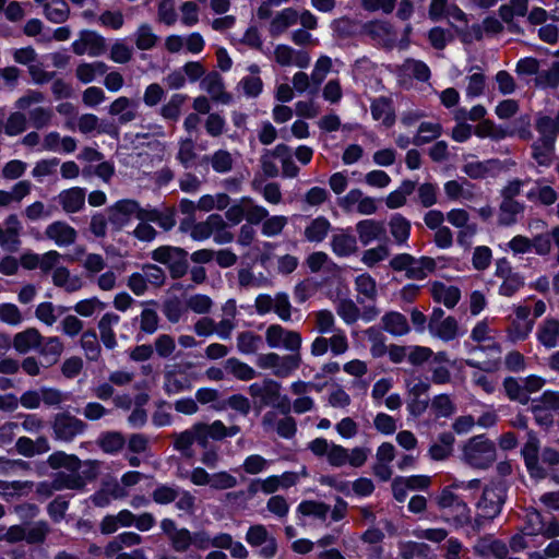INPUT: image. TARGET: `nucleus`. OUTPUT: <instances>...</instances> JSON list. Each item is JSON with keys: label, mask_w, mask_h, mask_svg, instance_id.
Returning a JSON list of instances; mask_svg holds the SVG:
<instances>
[{"label": "nucleus", "mask_w": 559, "mask_h": 559, "mask_svg": "<svg viewBox=\"0 0 559 559\" xmlns=\"http://www.w3.org/2000/svg\"><path fill=\"white\" fill-rule=\"evenodd\" d=\"M525 466L532 478L545 479L549 468L559 465V451L544 448L539 455V440L533 431L527 433V440L521 451Z\"/></svg>", "instance_id": "f257e3e1"}, {"label": "nucleus", "mask_w": 559, "mask_h": 559, "mask_svg": "<svg viewBox=\"0 0 559 559\" xmlns=\"http://www.w3.org/2000/svg\"><path fill=\"white\" fill-rule=\"evenodd\" d=\"M463 461L473 468L487 469L497 460L496 443L486 435L469 438L463 445Z\"/></svg>", "instance_id": "f03ea898"}, {"label": "nucleus", "mask_w": 559, "mask_h": 559, "mask_svg": "<svg viewBox=\"0 0 559 559\" xmlns=\"http://www.w3.org/2000/svg\"><path fill=\"white\" fill-rule=\"evenodd\" d=\"M153 261L166 265L173 280H180L189 271V252L180 247L159 246L151 252Z\"/></svg>", "instance_id": "7ed1b4c3"}, {"label": "nucleus", "mask_w": 559, "mask_h": 559, "mask_svg": "<svg viewBox=\"0 0 559 559\" xmlns=\"http://www.w3.org/2000/svg\"><path fill=\"white\" fill-rule=\"evenodd\" d=\"M507 484L504 480L491 481L484 490L477 502V509L481 516L488 521L496 519L502 510L507 500Z\"/></svg>", "instance_id": "20e7f679"}, {"label": "nucleus", "mask_w": 559, "mask_h": 559, "mask_svg": "<svg viewBox=\"0 0 559 559\" xmlns=\"http://www.w3.org/2000/svg\"><path fill=\"white\" fill-rule=\"evenodd\" d=\"M50 427L56 441L70 443L86 431L87 424L69 412H62L53 415Z\"/></svg>", "instance_id": "39448f33"}, {"label": "nucleus", "mask_w": 559, "mask_h": 559, "mask_svg": "<svg viewBox=\"0 0 559 559\" xmlns=\"http://www.w3.org/2000/svg\"><path fill=\"white\" fill-rule=\"evenodd\" d=\"M248 392L252 397L254 408L261 411L280 399L281 384L273 379L265 378L261 382L250 384Z\"/></svg>", "instance_id": "423d86ee"}, {"label": "nucleus", "mask_w": 559, "mask_h": 559, "mask_svg": "<svg viewBox=\"0 0 559 559\" xmlns=\"http://www.w3.org/2000/svg\"><path fill=\"white\" fill-rule=\"evenodd\" d=\"M265 341L271 348L284 347L289 352H300L301 335L292 330H286L280 324H271L265 332Z\"/></svg>", "instance_id": "0eeeda50"}, {"label": "nucleus", "mask_w": 559, "mask_h": 559, "mask_svg": "<svg viewBox=\"0 0 559 559\" xmlns=\"http://www.w3.org/2000/svg\"><path fill=\"white\" fill-rule=\"evenodd\" d=\"M139 202L133 199H122L107 209L108 222L111 228L120 231L132 217L138 218Z\"/></svg>", "instance_id": "6e6552de"}, {"label": "nucleus", "mask_w": 559, "mask_h": 559, "mask_svg": "<svg viewBox=\"0 0 559 559\" xmlns=\"http://www.w3.org/2000/svg\"><path fill=\"white\" fill-rule=\"evenodd\" d=\"M246 542L252 547H263L260 555L263 558H272L277 551V543L275 537L271 536L266 527L262 524L251 525L246 534Z\"/></svg>", "instance_id": "1a4fd4ad"}, {"label": "nucleus", "mask_w": 559, "mask_h": 559, "mask_svg": "<svg viewBox=\"0 0 559 559\" xmlns=\"http://www.w3.org/2000/svg\"><path fill=\"white\" fill-rule=\"evenodd\" d=\"M170 438L173 439L174 449L187 457H191L193 455L192 444L194 442H197L201 448L204 447V439L200 433L197 423L185 431L171 433Z\"/></svg>", "instance_id": "9d476101"}, {"label": "nucleus", "mask_w": 559, "mask_h": 559, "mask_svg": "<svg viewBox=\"0 0 559 559\" xmlns=\"http://www.w3.org/2000/svg\"><path fill=\"white\" fill-rule=\"evenodd\" d=\"M48 487L49 492L64 489L83 490V480L79 477V469L58 472L53 475L51 481H43L41 488Z\"/></svg>", "instance_id": "9b49d317"}, {"label": "nucleus", "mask_w": 559, "mask_h": 559, "mask_svg": "<svg viewBox=\"0 0 559 559\" xmlns=\"http://www.w3.org/2000/svg\"><path fill=\"white\" fill-rule=\"evenodd\" d=\"M85 199L86 190L80 187L62 190L56 198L59 205L67 214L82 211L85 206Z\"/></svg>", "instance_id": "f8f14e48"}, {"label": "nucleus", "mask_w": 559, "mask_h": 559, "mask_svg": "<svg viewBox=\"0 0 559 559\" xmlns=\"http://www.w3.org/2000/svg\"><path fill=\"white\" fill-rule=\"evenodd\" d=\"M45 236L59 247H68L75 242L78 233L68 223L57 221L46 227Z\"/></svg>", "instance_id": "ddd939ff"}, {"label": "nucleus", "mask_w": 559, "mask_h": 559, "mask_svg": "<svg viewBox=\"0 0 559 559\" xmlns=\"http://www.w3.org/2000/svg\"><path fill=\"white\" fill-rule=\"evenodd\" d=\"M138 106V100L130 99L126 96H120L111 103L108 112L111 116H118V122L120 124H127L136 119Z\"/></svg>", "instance_id": "4468645a"}, {"label": "nucleus", "mask_w": 559, "mask_h": 559, "mask_svg": "<svg viewBox=\"0 0 559 559\" xmlns=\"http://www.w3.org/2000/svg\"><path fill=\"white\" fill-rule=\"evenodd\" d=\"M40 341V332L36 328H27L14 335L12 346L19 354H27L31 350L37 352Z\"/></svg>", "instance_id": "2eb2a0df"}, {"label": "nucleus", "mask_w": 559, "mask_h": 559, "mask_svg": "<svg viewBox=\"0 0 559 559\" xmlns=\"http://www.w3.org/2000/svg\"><path fill=\"white\" fill-rule=\"evenodd\" d=\"M64 346L58 336L45 337L41 335L37 353L43 357L47 366H52L60 359Z\"/></svg>", "instance_id": "dca6fc26"}, {"label": "nucleus", "mask_w": 559, "mask_h": 559, "mask_svg": "<svg viewBox=\"0 0 559 559\" xmlns=\"http://www.w3.org/2000/svg\"><path fill=\"white\" fill-rule=\"evenodd\" d=\"M201 88L206 91L214 100L223 104L230 102L231 96L224 92V83L221 74L216 71L207 73L201 81Z\"/></svg>", "instance_id": "f3484780"}, {"label": "nucleus", "mask_w": 559, "mask_h": 559, "mask_svg": "<svg viewBox=\"0 0 559 559\" xmlns=\"http://www.w3.org/2000/svg\"><path fill=\"white\" fill-rule=\"evenodd\" d=\"M359 240L364 246L369 245L373 240H381L385 237V228L383 223L374 219H364L356 225Z\"/></svg>", "instance_id": "a211bd4d"}, {"label": "nucleus", "mask_w": 559, "mask_h": 559, "mask_svg": "<svg viewBox=\"0 0 559 559\" xmlns=\"http://www.w3.org/2000/svg\"><path fill=\"white\" fill-rule=\"evenodd\" d=\"M51 277L56 287L62 288L69 294L75 293L83 287L82 278L78 275H71L66 266L56 267Z\"/></svg>", "instance_id": "6ab92c4d"}, {"label": "nucleus", "mask_w": 559, "mask_h": 559, "mask_svg": "<svg viewBox=\"0 0 559 559\" xmlns=\"http://www.w3.org/2000/svg\"><path fill=\"white\" fill-rule=\"evenodd\" d=\"M382 329L394 336H402L409 332L406 317L397 311L386 312L382 319Z\"/></svg>", "instance_id": "aec40b11"}, {"label": "nucleus", "mask_w": 559, "mask_h": 559, "mask_svg": "<svg viewBox=\"0 0 559 559\" xmlns=\"http://www.w3.org/2000/svg\"><path fill=\"white\" fill-rule=\"evenodd\" d=\"M431 555L428 544L413 540L399 543V556L402 559H431Z\"/></svg>", "instance_id": "412c9836"}, {"label": "nucleus", "mask_w": 559, "mask_h": 559, "mask_svg": "<svg viewBox=\"0 0 559 559\" xmlns=\"http://www.w3.org/2000/svg\"><path fill=\"white\" fill-rule=\"evenodd\" d=\"M532 157L540 166H550L556 158L555 142L537 139L532 144Z\"/></svg>", "instance_id": "4be33fe9"}, {"label": "nucleus", "mask_w": 559, "mask_h": 559, "mask_svg": "<svg viewBox=\"0 0 559 559\" xmlns=\"http://www.w3.org/2000/svg\"><path fill=\"white\" fill-rule=\"evenodd\" d=\"M210 164L215 173L226 174L234 167V158L226 150H217L211 155H204L201 158V165Z\"/></svg>", "instance_id": "5701e85b"}, {"label": "nucleus", "mask_w": 559, "mask_h": 559, "mask_svg": "<svg viewBox=\"0 0 559 559\" xmlns=\"http://www.w3.org/2000/svg\"><path fill=\"white\" fill-rule=\"evenodd\" d=\"M431 294L435 301L442 302L448 308H453L461 298V292L457 287L445 286L439 282L433 283Z\"/></svg>", "instance_id": "b1692460"}, {"label": "nucleus", "mask_w": 559, "mask_h": 559, "mask_svg": "<svg viewBox=\"0 0 559 559\" xmlns=\"http://www.w3.org/2000/svg\"><path fill=\"white\" fill-rule=\"evenodd\" d=\"M535 129L539 133L538 139L550 140L556 143L557 135L559 134V112L555 118L546 115L538 116Z\"/></svg>", "instance_id": "393cba45"}, {"label": "nucleus", "mask_w": 559, "mask_h": 559, "mask_svg": "<svg viewBox=\"0 0 559 559\" xmlns=\"http://www.w3.org/2000/svg\"><path fill=\"white\" fill-rule=\"evenodd\" d=\"M538 341L547 348L556 347L559 343V321L547 319L537 331Z\"/></svg>", "instance_id": "a878e982"}, {"label": "nucleus", "mask_w": 559, "mask_h": 559, "mask_svg": "<svg viewBox=\"0 0 559 559\" xmlns=\"http://www.w3.org/2000/svg\"><path fill=\"white\" fill-rule=\"evenodd\" d=\"M298 13L293 8H286L280 12L271 22L270 34L276 37L284 33L289 26L296 24Z\"/></svg>", "instance_id": "bb28decb"}, {"label": "nucleus", "mask_w": 559, "mask_h": 559, "mask_svg": "<svg viewBox=\"0 0 559 559\" xmlns=\"http://www.w3.org/2000/svg\"><path fill=\"white\" fill-rule=\"evenodd\" d=\"M524 209V204L516 200H502L499 206V225L511 226L515 224L516 215L522 213Z\"/></svg>", "instance_id": "cd10ccee"}, {"label": "nucleus", "mask_w": 559, "mask_h": 559, "mask_svg": "<svg viewBox=\"0 0 559 559\" xmlns=\"http://www.w3.org/2000/svg\"><path fill=\"white\" fill-rule=\"evenodd\" d=\"M331 229V224L324 216H319L310 222L305 228L304 235L310 242H321L325 239Z\"/></svg>", "instance_id": "c85d7f7f"}, {"label": "nucleus", "mask_w": 559, "mask_h": 559, "mask_svg": "<svg viewBox=\"0 0 559 559\" xmlns=\"http://www.w3.org/2000/svg\"><path fill=\"white\" fill-rule=\"evenodd\" d=\"M332 251L338 257H349L357 250V240L355 236L342 233L336 234L331 240Z\"/></svg>", "instance_id": "c756f323"}, {"label": "nucleus", "mask_w": 559, "mask_h": 559, "mask_svg": "<svg viewBox=\"0 0 559 559\" xmlns=\"http://www.w3.org/2000/svg\"><path fill=\"white\" fill-rule=\"evenodd\" d=\"M47 464L52 469L66 468L67 471H76L81 468V460L74 454H67L63 451H56L47 459Z\"/></svg>", "instance_id": "7c9ffc66"}, {"label": "nucleus", "mask_w": 559, "mask_h": 559, "mask_svg": "<svg viewBox=\"0 0 559 559\" xmlns=\"http://www.w3.org/2000/svg\"><path fill=\"white\" fill-rule=\"evenodd\" d=\"M499 164L497 159L484 162H471L463 166V173L472 179H485L492 175L495 167Z\"/></svg>", "instance_id": "2f4dec72"}, {"label": "nucleus", "mask_w": 559, "mask_h": 559, "mask_svg": "<svg viewBox=\"0 0 559 559\" xmlns=\"http://www.w3.org/2000/svg\"><path fill=\"white\" fill-rule=\"evenodd\" d=\"M224 370L240 381H249L257 376V372L252 367L235 357L225 360Z\"/></svg>", "instance_id": "473e14b6"}, {"label": "nucleus", "mask_w": 559, "mask_h": 559, "mask_svg": "<svg viewBox=\"0 0 559 559\" xmlns=\"http://www.w3.org/2000/svg\"><path fill=\"white\" fill-rule=\"evenodd\" d=\"M188 99L185 94H174L169 98L168 103L163 105L159 109V115L168 121L177 122L181 115V107Z\"/></svg>", "instance_id": "72a5a7b5"}, {"label": "nucleus", "mask_w": 559, "mask_h": 559, "mask_svg": "<svg viewBox=\"0 0 559 559\" xmlns=\"http://www.w3.org/2000/svg\"><path fill=\"white\" fill-rule=\"evenodd\" d=\"M390 233L397 245L406 243L411 234V223L401 214H394L389 222Z\"/></svg>", "instance_id": "f704fd0d"}, {"label": "nucleus", "mask_w": 559, "mask_h": 559, "mask_svg": "<svg viewBox=\"0 0 559 559\" xmlns=\"http://www.w3.org/2000/svg\"><path fill=\"white\" fill-rule=\"evenodd\" d=\"M97 443L105 453L114 454L124 447L126 439L119 431H106L99 436Z\"/></svg>", "instance_id": "c9c22d12"}, {"label": "nucleus", "mask_w": 559, "mask_h": 559, "mask_svg": "<svg viewBox=\"0 0 559 559\" xmlns=\"http://www.w3.org/2000/svg\"><path fill=\"white\" fill-rule=\"evenodd\" d=\"M503 389L506 395L511 401L519 402L522 405H526L530 402V396L525 394V388H523L522 379L507 377L503 380Z\"/></svg>", "instance_id": "e433bc0d"}, {"label": "nucleus", "mask_w": 559, "mask_h": 559, "mask_svg": "<svg viewBox=\"0 0 559 559\" xmlns=\"http://www.w3.org/2000/svg\"><path fill=\"white\" fill-rule=\"evenodd\" d=\"M534 82L535 86L539 88H557L559 86V61L552 62L547 70H539Z\"/></svg>", "instance_id": "4c0bfd02"}, {"label": "nucleus", "mask_w": 559, "mask_h": 559, "mask_svg": "<svg viewBox=\"0 0 559 559\" xmlns=\"http://www.w3.org/2000/svg\"><path fill=\"white\" fill-rule=\"evenodd\" d=\"M370 110L374 120H382L386 126L393 123L391 99L388 97L381 96L373 99Z\"/></svg>", "instance_id": "58836bf2"}, {"label": "nucleus", "mask_w": 559, "mask_h": 559, "mask_svg": "<svg viewBox=\"0 0 559 559\" xmlns=\"http://www.w3.org/2000/svg\"><path fill=\"white\" fill-rule=\"evenodd\" d=\"M436 270V261L429 257L415 258V263L409 265L406 276L412 280H424L428 273Z\"/></svg>", "instance_id": "ea45409f"}, {"label": "nucleus", "mask_w": 559, "mask_h": 559, "mask_svg": "<svg viewBox=\"0 0 559 559\" xmlns=\"http://www.w3.org/2000/svg\"><path fill=\"white\" fill-rule=\"evenodd\" d=\"M200 433L204 439L203 449H207L209 440H223L226 438V426L222 420H215L212 424L197 423Z\"/></svg>", "instance_id": "a19ab883"}, {"label": "nucleus", "mask_w": 559, "mask_h": 559, "mask_svg": "<svg viewBox=\"0 0 559 559\" xmlns=\"http://www.w3.org/2000/svg\"><path fill=\"white\" fill-rule=\"evenodd\" d=\"M81 346L85 352V357L90 361H97L100 357L102 348L97 334L94 330L83 332L81 336Z\"/></svg>", "instance_id": "79ce46f5"}, {"label": "nucleus", "mask_w": 559, "mask_h": 559, "mask_svg": "<svg viewBox=\"0 0 559 559\" xmlns=\"http://www.w3.org/2000/svg\"><path fill=\"white\" fill-rule=\"evenodd\" d=\"M457 321L453 317H447L438 322L435 329H429V332L443 341L454 340L457 335Z\"/></svg>", "instance_id": "37998d69"}, {"label": "nucleus", "mask_w": 559, "mask_h": 559, "mask_svg": "<svg viewBox=\"0 0 559 559\" xmlns=\"http://www.w3.org/2000/svg\"><path fill=\"white\" fill-rule=\"evenodd\" d=\"M301 364L299 352H292L290 355L280 356L276 370L273 374L278 378L288 377L294 370L298 369Z\"/></svg>", "instance_id": "c03bdc74"}, {"label": "nucleus", "mask_w": 559, "mask_h": 559, "mask_svg": "<svg viewBox=\"0 0 559 559\" xmlns=\"http://www.w3.org/2000/svg\"><path fill=\"white\" fill-rule=\"evenodd\" d=\"M262 345V337L253 332H241L237 336V347L242 354H254Z\"/></svg>", "instance_id": "a18cd8bd"}, {"label": "nucleus", "mask_w": 559, "mask_h": 559, "mask_svg": "<svg viewBox=\"0 0 559 559\" xmlns=\"http://www.w3.org/2000/svg\"><path fill=\"white\" fill-rule=\"evenodd\" d=\"M180 495V487L166 484L158 485L152 491V500L157 504H169L177 500Z\"/></svg>", "instance_id": "49530a36"}, {"label": "nucleus", "mask_w": 559, "mask_h": 559, "mask_svg": "<svg viewBox=\"0 0 559 559\" xmlns=\"http://www.w3.org/2000/svg\"><path fill=\"white\" fill-rule=\"evenodd\" d=\"M27 128V117L21 111L12 112L7 121H3L4 133L9 136H15L23 133Z\"/></svg>", "instance_id": "de8ad7c7"}, {"label": "nucleus", "mask_w": 559, "mask_h": 559, "mask_svg": "<svg viewBox=\"0 0 559 559\" xmlns=\"http://www.w3.org/2000/svg\"><path fill=\"white\" fill-rule=\"evenodd\" d=\"M448 514H451L452 516L449 518L444 515L443 520L452 523L456 527H462L471 523V509L463 500H460V502L456 503Z\"/></svg>", "instance_id": "09e8293b"}, {"label": "nucleus", "mask_w": 559, "mask_h": 559, "mask_svg": "<svg viewBox=\"0 0 559 559\" xmlns=\"http://www.w3.org/2000/svg\"><path fill=\"white\" fill-rule=\"evenodd\" d=\"M441 134V127L438 123L421 122L417 135L413 139V144L421 146L431 142Z\"/></svg>", "instance_id": "8fccbe9b"}, {"label": "nucleus", "mask_w": 559, "mask_h": 559, "mask_svg": "<svg viewBox=\"0 0 559 559\" xmlns=\"http://www.w3.org/2000/svg\"><path fill=\"white\" fill-rule=\"evenodd\" d=\"M135 320H139L140 333L151 335L158 330L159 317L154 309L144 308Z\"/></svg>", "instance_id": "3c124183"}, {"label": "nucleus", "mask_w": 559, "mask_h": 559, "mask_svg": "<svg viewBox=\"0 0 559 559\" xmlns=\"http://www.w3.org/2000/svg\"><path fill=\"white\" fill-rule=\"evenodd\" d=\"M465 186H471V182L464 177L459 180H450L444 183V192L452 200H456L459 198L471 200L473 198V192L465 191Z\"/></svg>", "instance_id": "603ef678"}, {"label": "nucleus", "mask_w": 559, "mask_h": 559, "mask_svg": "<svg viewBox=\"0 0 559 559\" xmlns=\"http://www.w3.org/2000/svg\"><path fill=\"white\" fill-rule=\"evenodd\" d=\"M146 282L154 287H162L166 283V272L164 269L154 263H145L141 266Z\"/></svg>", "instance_id": "864d4df0"}, {"label": "nucleus", "mask_w": 559, "mask_h": 559, "mask_svg": "<svg viewBox=\"0 0 559 559\" xmlns=\"http://www.w3.org/2000/svg\"><path fill=\"white\" fill-rule=\"evenodd\" d=\"M297 511L306 516L312 515L317 519L325 520L330 512V507L323 502L305 500L299 503Z\"/></svg>", "instance_id": "5fc2aeb1"}, {"label": "nucleus", "mask_w": 559, "mask_h": 559, "mask_svg": "<svg viewBox=\"0 0 559 559\" xmlns=\"http://www.w3.org/2000/svg\"><path fill=\"white\" fill-rule=\"evenodd\" d=\"M134 36L135 45L140 50L152 49L158 40V37L153 33V29L148 24L140 25Z\"/></svg>", "instance_id": "6e6d98bb"}, {"label": "nucleus", "mask_w": 559, "mask_h": 559, "mask_svg": "<svg viewBox=\"0 0 559 559\" xmlns=\"http://www.w3.org/2000/svg\"><path fill=\"white\" fill-rule=\"evenodd\" d=\"M226 407H229V408L240 413L242 416H247L251 409L249 399L240 393L233 394L226 401H224L221 405L214 406V408H216V409H224Z\"/></svg>", "instance_id": "4d7b16f0"}, {"label": "nucleus", "mask_w": 559, "mask_h": 559, "mask_svg": "<svg viewBox=\"0 0 559 559\" xmlns=\"http://www.w3.org/2000/svg\"><path fill=\"white\" fill-rule=\"evenodd\" d=\"M431 409L435 412L436 417H451L455 411V404L447 394H439L431 401Z\"/></svg>", "instance_id": "13d9d810"}, {"label": "nucleus", "mask_w": 559, "mask_h": 559, "mask_svg": "<svg viewBox=\"0 0 559 559\" xmlns=\"http://www.w3.org/2000/svg\"><path fill=\"white\" fill-rule=\"evenodd\" d=\"M336 313L347 323H355L360 317V310L352 299H341L336 304Z\"/></svg>", "instance_id": "bf43d9fd"}, {"label": "nucleus", "mask_w": 559, "mask_h": 559, "mask_svg": "<svg viewBox=\"0 0 559 559\" xmlns=\"http://www.w3.org/2000/svg\"><path fill=\"white\" fill-rule=\"evenodd\" d=\"M52 117V109L46 107H36L28 111L29 123L37 130L48 127L51 123Z\"/></svg>", "instance_id": "052dcab7"}, {"label": "nucleus", "mask_w": 559, "mask_h": 559, "mask_svg": "<svg viewBox=\"0 0 559 559\" xmlns=\"http://www.w3.org/2000/svg\"><path fill=\"white\" fill-rule=\"evenodd\" d=\"M197 154L194 152V141L191 138L182 139L179 142V151L177 153V160L187 169L192 166Z\"/></svg>", "instance_id": "680f3d73"}, {"label": "nucleus", "mask_w": 559, "mask_h": 559, "mask_svg": "<svg viewBox=\"0 0 559 559\" xmlns=\"http://www.w3.org/2000/svg\"><path fill=\"white\" fill-rule=\"evenodd\" d=\"M48 533V523L45 521H38L33 523L28 527H25V540L28 544H41L45 542Z\"/></svg>", "instance_id": "e2e57ef3"}, {"label": "nucleus", "mask_w": 559, "mask_h": 559, "mask_svg": "<svg viewBox=\"0 0 559 559\" xmlns=\"http://www.w3.org/2000/svg\"><path fill=\"white\" fill-rule=\"evenodd\" d=\"M403 68L405 72L418 81L427 82L430 79L431 73L429 67L420 60L407 59Z\"/></svg>", "instance_id": "0e129e2a"}, {"label": "nucleus", "mask_w": 559, "mask_h": 559, "mask_svg": "<svg viewBox=\"0 0 559 559\" xmlns=\"http://www.w3.org/2000/svg\"><path fill=\"white\" fill-rule=\"evenodd\" d=\"M84 40L87 45L88 55L92 57L100 56L106 50L105 39L94 31H82Z\"/></svg>", "instance_id": "69168bd1"}, {"label": "nucleus", "mask_w": 559, "mask_h": 559, "mask_svg": "<svg viewBox=\"0 0 559 559\" xmlns=\"http://www.w3.org/2000/svg\"><path fill=\"white\" fill-rule=\"evenodd\" d=\"M428 39L435 49L442 50L447 47L448 43L454 39V36L451 31L436 26L429 31Z\"/></svg>", "instance_id": "338daca9"}, {"label": "nucleus", "mask_w": 559, "mask_h": 559, "mask_svg": "<svg viewBox=\"0 0 559 559\" xmlns=\"http://www.w3.org/2000/svg\"><path fill=\"white\" fill-rule=\"evenodd\" d=\"M355 285L359 294L364 295L367 299L376 300L378 294L377 284L369 274L358 275L355 280Z\"/></svg>", "instance_id": "774afa93"}]
</instances>
